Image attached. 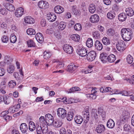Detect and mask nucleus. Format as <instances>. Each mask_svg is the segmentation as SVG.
<instances>
[{"label": "nucleus", "mask_w": 134, "mask_h": 134, "mask_svg": "<svg viewBox=\"0 0 134 134\" xmlns=\"http://www.w3.org/2000/svg\"><path fill=\"white\" fill-rule=\"evenodd\" d=\"M105 130L104 126L102 124L98 125L96 129V131L98 133H101L104 132Z\"/></svg>", "instance_id": "6ab92c4d"}, {"label": "nucleus", "mask_w": 134, "mask_h": 134, "mask_svg": "<svg viewBox=\"0 0 134 134\" xmlns=\"http://www.w3.org/2000/svg\"><path fill=\"white\" fill-rule=\"evenodd\" d=\"M45 118L47 124L51 125L53 122L54 119L53 117L50 114H46Z\"/></svg>", "instance_id": "6e6552de"}, {"label": "nucleus", "mask_w": 134, "mask_h": 134, "mask_svg": "<svg viewBox=\"0 0 134 134\" xmlns=\"http://www.w3.org/2000/svg\"><path fill=\"white\" fill-rule=\"evenodd\" d=\"M74 28L75 30L79 31L81 29L82 27L81 24L77 23L75 25Z\"/></svg>", "instance_id": "603ef678"}, {"label": "nucleus", "mask_w": 134, "mask_h": 134, "mask_svg": "<svg viewBox=\"0 0 134 134\" xmlns=\"http://www.w3.org/2000/svg\"><path fill=\"white\" fill-rule=\"evenodd\" d=\"M20 130L23 133H25L28 130L26 124L25 123H22L20 127Z\"/></svg>", "instance_id": "a878e982"}, {"label": "nucleus", "mask_w": 134, "mask_h": 134, "mask_svg": "<svg viewBox=\"0 0 134 134\" xmlns=\"http://www.w3.org/2000/svg\"><path fill=\"white\" fill-rule=\"evenodd\" d=\"M36 38L37 41L40 43L43 41L44 38L42 34L40 32L38 33L36 35Z\"/></svg>", "instance_id": "4468645a"}, {"label": "nucleus", "mask_w": 134, "mask_h": 134, "mask_svg": "<svg viewBox=\"0 0 134 134\" xmlns=\"http://www.w3.org/2000/svg\"><path fill=\"white\" fill-rule=\"evenodd\" d=\"M98 116H101L102 118H104L105 116V113L103 110L100 108H98Z\"/></svg>", "instance_id": "c85d7f7f"}, {"label": "nucleus", "mask_w": 134, "mask_h": 134, "mask_svg": "<svg viewBox=\"0 0 134 134\" xmlns=\"http://www.w3.org/2000/svg\"><path fill=\"white\" fill-rule=\"evenodd\" d=\"M16 85V83L15 81L11 80L9 82L8 85L10 88L14 87Z\"/></svg>", "instance_id": "49530a36"}, {"label": "nucleus", "mask_w": 134, "mask_h": 134, "mask_svg": "<svg viewBox=\"0 0 134 134\" xmlns=\"http://www.w3.org/2000/svg\"><path fill=\"white\" fill-rule=\"evenodd\" d=\"M78 67V66L75 65L74 64H71L67 66V70L70 72H72L75 70Z\"/></svg>", "instance_id": "dca6fc26"}, {"label": "nucleus", "mask_w": 134, "mask_h": 134, "mask_svg": "<svg viewBox=\"0 0 134 134\" xmlns=\"http://www.w3.org/2000/svg\"><path fill=\"white\" fill-rule=\"evenodd\" d=\"M116 34L114 30L112 28H110L107 30L106 34L109 37L113 36Z\"/></svg>", "instance_id": "4be33fe9"}, {"label": "nucleus", "mask_w": 134, "mask_h": 134, "mask_svg": "<svg viewBox=\"0 0 134 134\" xmlns=\"http://www.w3.org/2000/svg\"><path fill=\"white\" fill-rule=\"evenodd\" d=\"M126 17V14L125 13H122L119 15L118 18L120 21H123L125 20Z\"/></svg>", "instance_id": "72a5a7b5"}, {"label": "nucleus", "mask_w": 134, "mask_h": 134, "mask_svg": "<svg viewBox=\"0 0 134 134\" xmlns=\"http://www.w3.org/2000/svg\"><path fill=\"white\" fill-rule=\"evenodd\" d=\"M88 10L91 13H94L96 10V5L94 4H90Z\"/></svg>", "instance_id": "2f4dec72"}, {"label": "nucleus", "mask_w": 134, "mask_h": 134, "mask_svg": "<svg viewBox=\"0 0 134 134\" xmlns=\"http://www.w3.org/2000/svg\"><path fill=\"white\" fill-rule=\"evenodd\" d=\"M90 21L92 23H96L99 20V16L97 14H95L91 16L90 18Z\"/></svg>", "instance_id": "f8f14e48"}, {"label": "nucleus", "mask_w": 134, "mask_h": 134, "mask_svg": "<svg viewBox=\"0 0 134 134\" xmlns=\"http://www.w3.org/2000/svg\"><path fill=\"white\" fill-rule=\"evenodd\" d=\"M107 16L108 19H112L115 17V14L114 12L110 11L108 13Z\"/></svg>", "instance_id": "58836bf2"}, {"label": "nucleus", "mask_w": 134, "mask_h": 134, "mask_svg": "<svg viewBox=\"0 0 134 134\" xmlns=\"http://www.w3.org/2000/svg\"><path fill=\"white\" fill-rule=\"evenodd\" d=\"M98 111L97 112V110H94L93 111H92V114L94 116V117L96 119L98 118Z\"/></svg>", "instance_id": "4d7b16f0"}, {"label": "nucleus", "mask_w": 134, "mask_h": 134, "mask_svg": "<svg viewBox=\"0 0 134 134\" xmlns=\"http://www.w3.org/2000/svg\"><path fill=\"white\" fill-rule=\"evenodd\" d=\"M63 48L64 52L69 54H71L73 51L72 47L68 44H66L64 45Z\"/></svg>", "instance_id": "0eeeda50"}, {"label": "nucleus", "mask_w": 134, "mask_h": 134, "mask_svg": "<svg viewBox=\"0 0 134 134\" xmlns=\"http://www.w3.org/2000/svg\"><path fill=\"white\" fill-rule=\"evenodd\" d=\"M82 115L84 119L85 120V122L86 123H87L90 118V114L88 107H86L85 108L82 112Z\"/></svg>", "instance_id": "39448f33"}, {"label": "nucleus", "mask_w": 134, "mask_h": 134, "mask_svg": "<svg viewBox=\"0 0 134 134\" xmlns=\"http://www.w3.org/2000/svg\"><path fill=\"white\" fill-rule=\"evenodd\" d=\"M75 121L77 124H81L83 121L82 117L80 115H76L74 118Z\"/></svg>", "instance_id": "b1692460"}, {"label": "nucleus", "mask_w": 134, "mask_h": 134, "mask_svg": "<svg viewBox=\"0 0 134 134\" xmlns=\"http://www.w3.org/2000/svg\"><path fill=\"white\" fill-rule=\"evenodd\" d=\"M125 11L127 15L128 16H131L134 14V11L131 8H126Z\"/></svg>", "instance_id": "c756f323"}, {"label": "nucleus", "mask_w": 134, "mask_h": 134, "mask_svg": "<svg viewBox=\"0 0 134 134\" xmlns=\"http://www.w3.org/2000/svg\"><path fill=\"white\" fill-rule=\"evenodd\" d=\"M27 43L28 47H35V43L32 40L30 39L28 40L27 41Z\"/></svg>", "instance_id": "37998d69"}, {"label": "nucleus", "mask_w": 134, "mask_h": 134, "mask_svg": "<svg viewBox=\"0 0 134 134\" xmlns=\"http://www.w3.org/2000/svg\"><path fill=\"white\" fill-rule=\"evenodd\" d=\"M3 101L4 103L6 104H8L10 102V98L6 97H4Z\"/></svg>", "instance_id": "052dcab7"}, {"label": "nucleus", "mask_w": 134, "mask_h": 134, "mask_svg": "<svg viewBox=\"0 0 134 134\" xmlns=\"http://www.w3.org/2000/svg\"><path fill=\"white\" fill-rule=\"evenodd\" d=\"M73 113L71 112H69L66 115V118L68 120L70 121L73 119Z\"/></svg>", "instance_id": "a19ab883"}, {"label": "nucleus", "mask_w": 134, "mask_h": 134, "mask_svg": "<svg viewBox=\"0 0 134 134\" xmlns=\"http://www.w3.org/2000/svg\"><path fill=\"white\" fill-rule=\"evenodd\" d=\"M24 22L26 23L31 24L34 23L35 21L33 18L30 16H27L24 18Z\"/></svg>", "instance_id": "a211bd4d"}, {"label": "nucleus", "mask_w": 134, "mask_h": 134, "mask_svg": "<svg viewBox=\"0 0 134 134\" xmlns=\"http://www.w3.org/2000/svg\"><path fill=\"white\" fill-rule=\"evenodd\" d=\"M94 45L95 48L98 50L100 51L102 49V45L97 40L96 41Z\"/></svg>", "instance_id": "393cba45"}, {"label": "nucleus", "mask_w": 134, "mask_h": 134, "mask_svg": "<svg viewBox=\"0 0 134 134\" xmlns=\"http://www.w3.org/2000/svg\"><path fill=\"white\" fill-rule=\"evenodd\" d=\"M87 49L83 47L82 48L80 49H77V54L82 57H84L87 55Z\"/></svg>", "instance_id": "1a4fd4ad"}, {"label": "nucleus", "mask_w": 134, "mask_h": 134, "mask_svg": "<svg viewBox=\"0 0 134 134\" xmlns=\"http://www.w3.org/2000/svg\"><path fill=\"white\" fill-rule=\"evenodd\" d=\"M56 100L57 102H63L65 104H69L70 103V102L68 100H67L66 98V97L57 98L56 99Z\"/></svg>", "instance_id": "aec40b11"}, {"label": "nucleus", "mask_w": 134, "mask_h": 134, "mask_svg": "<svg viewBox=\"0 0 134 134\" xmlns=\"http://www.w3.org/2000/svg\"><path fill=\"white\" fill-rule=\"evenodd\" d=\"M54 10L55 12L58 14L61 13L64 11V8L62 6L59 5L55 6Z\"/></svg>", "instance_id": "f3484780"}, {"label": "nucleus", "mask_w": 134, "mask_h": 134, "mask_svg": "<svg viewBox=\"0 0 134 134\" xmlns=\"http://www.w3.org/2000/svg\"><path fill=\"white\" fill-rule=\"evenodd\" d=\"M15 111H16V110L14 108L13 106L10 107L8 111H5L3 113L6 112V114H8V113H13Z\"/></svg>", "instance_id": "09e8293b"}, {"label": "nucleus", "mask_w": 134, "mask_h": 134, "mask_svg": "<svg viewBox=\"0 0 134 134\" xmlns=\"http://www.w3.org/2000/svg\"><path fill=\"white\" fill-rule=\"evenodd\" d=\"M39 121L42 124H46V120L45 118L43 116H41L39 119Z\"/></svg>", "instance_id": "5fc2aeb1"}, {"label": "nucleus", "mask_w": 134, "mask_h": 134, "mask_svg": "<svg viewBox=\"0 0 134 134\" xmlns=\"http://www.w3.org/2000/svg\"><path fill=\"white\" fill-rule=\"evenodd\" d=\"M36 129L37 133L38 134H41L42 132L41 125H38V126H37Z\"/></svg>", "instance_id": "680f3d73"}, {"label": "nucleus", "mask_w": 134, "mask_h": 134, "mask_svg": "<svg viewBox=\"0 0 134 134\" xmlns=\"http://www.w3.org/2000/svg\"><path fill=\"white\" fill-rule=\"evenodd\" d=\"M71 9L73 13L76 15L79 16L81 14L80 12L77 10L76 5H73L71 7Z\"/></svg>", "instance_id": "412c9836"}, {"label": "nucleus", "mask_w": 134, "mask_h": 134, "mask_svg": "<svg viewBox=\"0 0 134 134\" xmlns=\"http://www.w3.org/2000/svg\"><path fill=\"white\" fill-rule=\"evenodd\" d=\"M54 32V30L52 28H50L49 29H47L46 31V33L47 34H52Z\"/></svg>", "instance_id": "338daca9"}, {"label": "nucleus", "mask_w": 134, "mask_h": 134, "mask_svg": "<svg viewBox=\"0 0 134 134\" xmlns=\"http://www.w3.org/2000/svg\"><path fill=\"white\" fill-rule=\"evenodd\" d=\"M47 18L50 21L53 22L56 19L57 16L53 13H49L47 14Z\"/></svg>", "instance_id": "ddd939ff"}, {"label": "nucleus", "mask_w": 134, "mask_h": 134, "mask_svg": "<svg viewBox=\"0 0 134 134\" xmlns=\"http://www.w3.org/2000/svg\"><path fill=\"white\" fill-rule=\"evenodd\" d=\"M115 123L114 121L111 119H109L107 121V126L110 129L113 128L115 126Z\"/></svg>", "instance_id": "cd10ccee"}, {"label": "nucleus", "mask_w": 134, "mask_h": 134, "mask_svg": "<svg viewBox=\"0 0 134 134\" xmlns=\"http://www.w3.org/2000/svg\"><path fill=\"white\" fill-rule=\"evenodd\" d=\"M8 11L5 8H0V14L5 15L7 14Z\"/></svg>", "instance_id": "864d4df0"}, {"label": "nucleus", "mask_w": 134, "mask_h": 134, "mask_svg": "<svg viewBox=\"0 0 134 134\" xmlns=\"http://www.w3.org/2000/svg\"><path fill=\"white\" fill-rule=\"evenodd\" d=\"M124 80H126L127 82L129 81L131 84H134V75H133L132 76V79L131 80L127 79H125Z\"/></svg>", "instance_id": "e2e57ef3"}, {"label": "nucleus", "mask_w": 134, "mask_h": 134, "mask_svg": "<svg viewBox=\"0 0 134 134\" xmlns=\"http://www.w3.org/2000/svg\"><path fill=\"white\" fill-rule=\"evenodd\" d=\"M86 45L89 48L92 47L93 45L92 39L91 38H88L86 41Z\"/></svg>", "instance_id": "ea45409f"}, {"label": "nucleus", "mask_w": 134, "mask_h": 134, "mask_svg": "<svg viewBox=\"0 0 134 134\" xmlns=\"http://www.w3.org/2000/svg\"><path fill=\"white\" fill-rule=\"evenodd\" d=\"M121 35L125 41H129L131 38L132 32L129 29L124 28L121 30Z\"/></svg>", "instance_id": "f257e3e1"}, {"label": "nucleus", "mask_w": 134, "mask_h": 134, "mask_svg": "<svg viewBox=\"0 0 134 134\" xmlns=\"http://www.w3.org/2000/svg\"><path fill=\"white\" fill-rule=\"evenodd\" d=\"M93 37L95 39H98L100 37V35L99 32L96 31L93 33Z\"/></svg>", "instance_id": "de8ad7c7"}, {"label": "nucleus", "mask_w": 134, "mask_h": 134, "mask_svg": "<svg viewBox=\"0 0 134 134\" xmlns=\"http://www.w3.org/2000/svg\"><path fill=\"white\" fill-rule=\"evenodd\" d=\"M107 54L105 53H102L100 54V58L104 63L107 60Z\"/></svg>", "instance_id": "5701e85b"}, {"label": "nucleus", "mask_w": 134, "mask_h": 134, "mask_svg": "<svg viewBox=\"0 0 134 134\" xmlns=\"http://www.w3.org/2000/svg\"><path fill=\"white\" fill-rule=\"evenodd\" d=\"M10 42L13 43H15L16 41V36L13 34L11 35L10 37Z\"/></svg>", "instance_id": "3c124183"}, {"label": "nucleus", "mask_w": 134, "mask_h": 134, "mask_svg": "<svg viewBox=\"0 0 134 134\" xmlns=\"http://www.w3.org/2000/svg\"><path fill=\"white\" fill-rule=\"evenodd\" d=\"M54 35L58 39L61 38L62 37L60 32L58 31L54 32Z\"/></svg>", "instance_id": "bf43d9fd"}, {"label": "nucleus", "mask_w": 134, "mask_h": 134, "mask_svg": "<svg viewBox=\"0 0 134 134\" xmlns=\"http://www.w3.org/2000/svg\"><path fill=\"white\" fill-rule=\"evenodd\" d=\"M15 69V67L13 65H10L7 68V72L9 73H12L14 71Z\"/></svg>", "instance_id": "79ce46f5"}, {"label": "nucleus", "mask_w": 134, "mask_h": 134, "mask_svg": "<svg viewBox=\"0 0 134 134\" xmlns=\"http://www.w3.org/2000/svg\"><path fill=\"white\" fill-rule=\"evenodd\" d=\"M1 40L3 42L6 43L9 40V38L7 36H4L2 37Z\"/></svg>", "instance_id": "13d9d810"}, {"label": "nucleus", "mask_w": 134, "mask_h": 134, "mask_svg": "<svg viewBox=\"0 0 134 134\" xmlns=\"http://www.w3.org/2000/svg\"><path fill=\"white\" fill-rule=\"evenodd\" d=\"M127 62L129 64H131L133 62V58L130 55H128L126 58Z\"/></svg>", "instance_id": "8fccbe9b"}, {"label": "nucleus", "mask_w": 134, "mask_h": 134, "mask_svg": "<svg viewBox=\"0 0 134 134\" xmlns=\"http://www.w3.org/2000/svg\"><path fill=\"white\" fill-rule=\"evenodd\" d=\"M38 6L41 8L45 9L48 7L49 4L46 1H41L38 2Z\"/></svg>", "instance_id": "9d476101"}, {"label": "nucleus", "mask_w": 134, "mask_h": 134, "mask_svg": "<svg viewBox=\"0 0 134 134\" xmlns=\"http://www.w3.org/2000/svg\"><path fill=\"white\" fill-rule=\"evenodd\" d=\"M43 57L45 59H47L49 58L52 55L51 53L49 52H47L45 51L43 53Z\"/></svg>", "instance_id": "c03bdc74"}, {"label": "nucleus", "mask_w": 134, "mask_h": 134, "mask_svg": "<svg viewBox=\"0 0 134 134\" xmlns=\"http://www.w3.org/2000/svg\"><path fill=\"white\" fill-rule=\"evenodd\" d=\"M124 130L126 131H129L131 129V127L130 126L127 124L125 125L124 126Z\"/></svg>", "instance_id": "774afa93"}, {"label": "nucleus", "mask_w": 134, "mask_h": 134, "mask_svg": "<svg viewBox=\"0 0 134 134\" xmlns=\"http://www.w3.org/2000/svg\"><path fill=\"white\" fill-rule=\"evenodd\" d=\"M70 37L72 40L76 42H79L80 39V36L77 34L71 35Z\"/></svg>", "instance_id": "bb28decb"}, {"label": "nucleus", "mask_w": 134, "mask_h": 134, "mask_svg": "<svg viewBox=\"0 0 134 134\" xmlns=\"http://www.w3.org/2000/svg\"><path fill=\"white\" fill-rule=\"evenodd\" d=\"M118 94H121L122 96H129L130 94L129 93L126 91H124L122 92H120L118 93Z\"/></svg>", "instance_id": "0e129e2a"}, {"label": "nucleus", "mask_w": 134, "mask_h": 134, "mask_svg": "<svg viewBox=\"0 0 134 134\" xmlns=\"http://www.w3.org/2000/svg\"><path fill=\"white\" fill-rule=\"evenodd\" d=\"M103 44L105 45H108L110 44V41L109 39L107 37H104L102 40Z\"/></svg>", "instance_id": "4c0bfd02"}, {"label": "nucleus", "mask_w": 134, "mask_h": 134, "mask_svg": "<svg viewBox=\"0 0 134 134\" xmlns=\"http://www.w3.org/2000/svg\"><path fill=\"white\" fill-rule=\"evenodd\" d=\"M13 75L14 77L17 80H21V79L18 73L17 72H14Z\"/></svg>", "instance_id": "69168bd1"}, {"label": "nucleus", "mask_w": 134, "mask_h": 134, "mask_svg": "<svg viewBox=\"0 0 134 134\" xmlns=\"http://www.w3.org/2000/svg\"><path fill=\"white\" fill-rule=\"evenodd\" d=\"M130 113L128 111L124 110L120 117V119L121 121L125 122L130 117Z\"/></svg>", "instance_id": "423d86ee"}, {"label": "nucleus", "mask_w": 134, "mask_h": 134, "mask_svg": "<svg viewBox=\"0 0 134 134\" xmlns=\"http://www.w3.org/2000/svg\"><path fill=\"white\" fill-rule=\"evenodd\" d=\"M10 59L8 57L6 56L5 57V61H3L0 62V65L2 67H3L5 65V62L7 64H9L10 63L9 61Z\"/></svg>", "instance_id": "7c9ffc66"}, {"label": "nucleus", "mask_w": 134, "mask_h": 134, "mask_svg": "<svg viewBox=\"0 0 134 134\" xmlns=\"http://www.w3.org/2000/svg\"><path fill=\"white\" fill-rule=\"evenodd\" d=\"M66 24L65 22L62 21L60 22L58 25L59 29L61 30H63L66 27Z\"/></svg>", "instance_id": "c9c22d12"}, {"label": "nucleus", "mask_w": 134, "mask_h": 134, "mask_svg": "<svg viewBox=\"0 0 134 134\" xmlns=\"http://www.w3.org/2000/svg\"><path fill=\"white\" fill-rule=\"evenodd\" d=\"M57 114L59 118L64 119L66 117V111L64 109L59 108L58 109Z\"/></svg>", "instance_id": "20e7f679"}, {"label": "nucleus", "mask_w": 134, "mask_h": 134, "mask_svg": "<svg viewBox=\"0 0 134 134\" xmlns=\"http://www.w3.org/2000/svg\"><path fill=\"white\" fill-rule=\"evenodd\" d=\"M62 124V122L60 120L57 119L54 121L53 124L55 127L58 128L61 127Z\"/></svg>", "instance_id": "f704fd0d"}, {"label": "nucleus", "mask_w": 134, "mask_h": 134, "mask_svg": "<svg viewBox=\"0 0 134 134\" xmlns=\"http://www.w3.org/2000/svg\"><path fill=\"white\" fill-rule=\"evenodd\" d=\"M4 6L7 10L10 11H13L15 10L14 6L9 3H6L4 4Z\"/></svg>", "instance_id": "2eb2a0df"}, {"label": "nucleus", "mask_w": 134, "mask_h": 134, "mask_svg": "<svg viewBox=\"0 0 134 134\" xmlns=\"http://www.w3.org/2000/svg\"><path fill=\"white\" fill-rule=\"evenodd\" d=\"M27 34L28 35H34L35 34L36 32L35 30L32 28H29L27 30Z\"/></svg>", "instance_id": "a18cd8bd"}, {"label": "nucleus", "mask_w": 134, "mask_h": 134, "mask_svg": "<svg viewBox=\"0 0 134 134\" xmlns=\"http://www.w3.org/2000/svg\"><path fill=\"white\" fill-rule=\"evenodd\" d=\"M97 55L96 53L94 51L89 52L87 55V59L89 61L92 62L95 59Z\"/></svg>", "instance_id": "7ed1b4c3"}, {"label": "nucleus", "mask_w": 134, "mask_h": 134, "mask_svg": "<svg viewBox=\"0 0 134 134\" xmlns=\"http://www.w3.org/2000/svg\"><path fill=\"white\" fill-rule=\"evenodd\" d=\"M87 97L91 99H95L97 97L96 94H94L92 93L87 95Z\"/></svg>", "instance_id": "6e6d98bb"}, {"label": "nucleus", "mask_w": 134, "mask_h": 134, "mask_svg": "<svg viewBox=\"0 0 134 134\" xmlns=\"http://www.w3.org/2000/svg\"><path fill=\"white\" fill-rule=\"evenodd\" d=\"M107 60L110 63L114 62L116 59L115 55L113 54H110L107 57Z\"/></svg>", "instance_id": "473e14b6"}, {"label": "nucleus", "mask_w": 134, "mask_h": 134, "mask_svg": "<svg viewBox=\"0 0 134 134\" xmlns=\"http://www.w3.org/2000/svg\"><path fill=\"white\" fill-rule=\"evenodd\" d=\"M129 43H127L126 42L121 41L118 42V43L116 44L117 49L120 52H123L129 45Z\"/></svg>", "instance_id": "f03ea898"}, {"label": "nucleus", "mask_w": 134, "mask_h": 134, "mask_svg": "<svg viewBox=\"0 0 134 134\" xmlns=\"http://www.w3.org/2000/svg\"><path fill=\"white\" fill-rule=\"evenodd\" d=\"M24 11V9L22 7H20L17 8L15 12V16L17 17L21 16L23 14Z\"/></svg>", "instance_id": "9b49d317"}, {"label": "nucleus", "mask_w": 134, "mask_h": 134, "mask_svg": "<svg viewBox=\"0 0 134 134\" xmlns=\"http://www.w3.org/2000/svg\"><path fill=\"white\" fill-rule=\"evenodd\" d=\"M35 124L33 122L31 121L29 122V128L30 131H32L35 129Z\"/></svg>", "instance_id": "e433bc0d"}]
</instances>
